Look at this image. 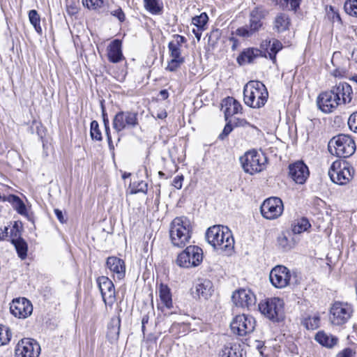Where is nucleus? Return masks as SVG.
I'll return each mask as SVG.
<instances>
[{
	"label": "nucleus",
	"mask_w": 357,
	"mask_h": 357,
	"mask_svg": "<svg viewBox=\"0 0 357 357\" xmlns=\"http://www.w3.org/2000/svg\"><path fill=\"white\" fill-rule=\"evenodd\" d=\"M208 243L215 249L230 252L234 248V239L227 227L214 225L206 233Z\"/></svg>",
	"instance_id": "nucleus-1"
},
{
	"label": "nucleus",
	"mask_w": 357,
	"mask_h": 357,
	"mask_svg": "<svg viewBox=\"0 0 357 357\" xmlns=\"http://www.w3.org/2000/svg\"><path fill=\"white\" fill-rule=\"evenodd\" d=\"M192 226L188 218H175L170 224L169 236L174 246L183 248L190 242Z\"/></svg>",
	"instance_id": "nucleus-2"
},
{
	"label": "nucleus",
	"mask_w": 357,
	"mask_h": 357,
	"mask_svg": "<svg viewBox=\"0 0 357 357\" xmlns=\"http://www.w3.org/2000/svg\"><path fill=\"white\" fill-rule=\"evenodd\" d=\"M268 93L265 85L259 82H248L243 89V100L245 105L252 108H260L266 104Z\"/></svg>",
	"instance_id": "nucleus-3"
},
{
	"label": "nucleus",
	"mask_w": 357,
	"mask_h": 357,
	"mask_svg": "<svg viewBox=\"0 0 357 357\" xmlns=\"http://www.w3.org/2000/svg\"><path fill=\"white\" fill-rule=\"evenodd\" d=\"M329 152L338 158H348L356 151V144L351 136L340 134L333 137L328 142Z\"/></svg>",
	"instance_id": "nucleus-4"
},
{
	"label": "nucleus",
	"mask_w": 357,
	"mask_h": 357,
	"mask_svg": "<svg viewBox=\"0 0 357 357\" xmlns=\"http://www.w3.org/2000/svg\"><path fill=\"white\" fill-rule=\"evenodd\" d=\"M239 160L244 172L250 175L262 172L267 164L266 156L255 150L246 151Z\"/></svg>",
	"instance_id": "nucleus-5"
},
{
	"label": "nucleus",
	"mask_w": 357,
	"mask_h": 357,
	"mask_svg": "<svg viewBox=\"0 0 357 357\" xmlns=\"http://www.w3.org/2000/svg\"><path fill=\"white\" fill-rule=\"evenodd\" d=\"M259 310L273 322H280L284 319V301L279 298H269L260 302Z\"/></svg>",
	"instance_id": "nucleus-6"
},
{
	"label": "nucleus",
	"mask_w": 357,
	"mask_h": 357,
	"mask_svg": "<svg viewBox=\"0 0 357 357\" xmlns=\"http://www.w3.org/2000/svg\"><path fill=\"white\" fill-rule=\"evenodd\" d=\"M353 172V169L347 162L335 160L328 170V176L333 183L342 185L351 181Z\"/></svg>",
	"instance_id": "nucleus-7"
},
{
	"label": "nucleus",
	"mask_w": 357,
	"mask_h": 357,
	"mask_svg": "<svg viewBox=\"0 0 357 357\" xmlns=\"http://www.w3.org/2000/svg\"><path fill=\"white\" fill-rule=\"evenodd\" d=\"M138 124L137 113L130 111L119 112L112 121L113 128L118 135L124 130L135 128Z\"/></svg>",
	"instance_id": "nucleus-8"
},
{
	"label": "nucleus",
	"mask_w": 357,
	"mask_h": 357,
	"mask_svg": "<svg viewBox=\"0 0 357 357\" xmlns=\"http://www.w3.org/2000/svg\"><path fill=\"white\" fill-rule=\"evenodd\" d=\"M255 324L254 317L243 314L234 318L230 324V327L234 333L239 336H244L254 331Z\"/></svg>",
	"instance_id": "nucleus-9"
},
{
	"label": "nucleus",
	"mask_w": 357,
	"mask_h": 357,
	"mask_svg": "<svg viewBox=\"0 0 357 357\" xmlns=\"http://www.w3.org/2000/svg\"><path fill=\"white\" fill-rule=\"evenodd\" d=\"M353 310L347 303L335 302L330 310V319L335 325H342L346 323L351 317Z\"/></svg>",
	"instance_id": "nucleus-10"
},
{
	"label": "nucleus",
	"mask_w": 357,
	"mask_h": 357,
	"mask_svg": "<svg viewBox=\"0 0 357 357\" xmlns=\"http://www.w3.org/2000/svg\"><path fill=\"white\" fill-rule=\"evenodd\" d=\"M261 215L268 220H274L280 217L284 210L283 203L278 197L266 199L260 208Z\"/></svg>",
	"instance_id": "nucleus-11"
},
{
	"label": "nucleus",
	"mask_w": 357,
	"mask_h": 357,
	"mask_svg": "<svg viewBox=\"0 0 357 357\" xmlns=\"http://www.w3.org/2000/svg\"><path fill=\"white\" fill-rule=\"evenodd\" d=\"M40 353V347L33 339H22L18 342L15 349V357H38Z\"/></svg>",
	"instance_id": "nucleus-12"
},
{
	"label": "nucleus",
	"mask_w": 357,
	"mask_h": 357,
	"mask_svg": "<svg viewBox=\"0 0 357 357\" xmlns=\"http://www.w3.org/2000/svg\"><path fill=\"white\" fill-rule=\"evenodd\" d=\"M318 107L324 113L328 114L334 112L339 105H341L340 99L337 98L334 91L331 89L321 93L317 99Z\"/></svg>",
	"instance_id": "nucleus-13"
},
{
	"label": "nucleus",
	"mask_w": 357,
	"mask_h": 357,
	"mask_svg": "<svg viewBox=\"0 0 357 357\" xmlns=\"http://www.w3.org/2000/svg\"><path fill=\"white\" fill-rule=\"evenodd\" d=\"M291 274L289 270L284 266H276L269 275L271 284L276 288L282 289L289 284Z\"/></svg>",
	"instance_id": "nucleus-14"
},
{
	"label": "nucleus",
	"mask_w": 357,
	"mask_h": 357,
	"mask_svg": "<svg viewBox=\"0 0 357 357\" xmlns=\"http://www.w3.org/2000/svg\"><path fill=\"white\" fill-rule=\"evenodd\" d=\"M97 283L105 305L112 306L116 301L115 288L113 282L106 276H100Z\"/></svg>",
	"instance_id": "nucleus-15"
},
{
	"label": "nucleus",
	"mask_w": 357,
	"mask_h": 357,
	"mask_svg": "<svg viewBox=\"0 0 357 357\" xmlns=\"http://www.w3.org/2000/svg\"><path fill=\"white\" fill-rule=\"evenodd\" d=\"M231 299L237 307L250 308L255 305L256 297L252 291L248 289H240L234 291Z\"/></svg>",
	"instance_id": "nucleus-16"
},
{
	"label": "nucleus",
	"mask_w": 357,
	"mask_h": 357,
	"mask_svg": "<svg viewBox=\"0 0 357 357\" xmlns=\"http://www.w3.org/2000/svg\"><path fill=\"white\" fill-rule=\"evenodd\" d=\"M10 312L16 317L26 318L31 314L33 306L25 298L13 299L10 307Z\"/></svg>",
	"instance_id": "nucleus-17"
},
{
	"label": "nucleus",
	"mask_w": 357,
	"mask_h": 357,
	"mask_svg": "<svg viewBox=\"0 0 357 357\" xmlns=\"http://www.w3.org/2000/svg\"><path fill=\"white\" fill-rule=\"evenodd\" d=\"M289 176L295 183L303 184L309 176V169L302 161H297L289 165Z\"/></svg>",
	"instance_id": "nucleus-18"
},
{
	"label": "nucleus",
	"mask_w": 357,
	"mask_h": 357,
	"mask_svg": "<svg viewBox=\"0 0 357 357\" xmlns=\"http://www.w3.org/2000/svg\"><path fill=\"white\" fill-rule=\"evenodd\" d=\"M337 98L340 99L342 105L350 104L353 99V89L350 84L344 82H340L331 88Z\"/></svg>",
	"instance_id": "nucleus-19"
},
{
	"label": "nucleus",
	"mask_w": 357,
	"mask_h": 357,
	"mask_svg": "<svg viewBox=\"0 0 357 357\" xmlns=\"http://www.w3.org/2000/svg\"><path fill=\"white\" fill-rule=\"evenodd\" d=\"M106 266L112 273L114 280H121L126 275V265L123 259L116 257H109L106 260Z\"/></svg>",
	"instance_id": "nucleus-20"
},
{
	"label": "nucleus",
	"mask_w": 357,
	"mask_h": 357,
	"mask_svg": "<svg viewBox=\"0 0 357 357\" xmlns=\"http://www.w3.org/2000/svg\"><path fill=\"white\" fill-rule=\"evenodd\" d=\"M213 291V284L209 280L199 279L192 290V294L195 298L208 299L212 295Z\"/></svg>",
	"instance_id": "nucleus-21"
},
{
	"label": "nucleus",
	"mask_w": 357,
	"mask_h": 357,
	"mask_svg": "<svg viewBox=\"0 0 357 357\" xmlns=\"http://www.w3.org/2000/svg\"><path fill=\"white\" fill-rule=\"evenodd\" d=\"M195 249L198 250L195 245L188 246L182 252H181L176 260V264L182 268L193 267L189 260V256L192 255L197 261L199 259V253L195 252Z\"/></svg>",
	"instance_id": "nucleus-22"
},
{
	"label": "nucleus",
	"mask_w": 357,
	"mask_h": 357,
	"mask_svg": "<svg viewBox=\"0 0 357 357\" xmlns=\"http://www.w3.org/2000/svg\"><path fill=\"white\" fill-rule=\"evenodd\" d=\"M268 15V11L262 7H255L250 13V27L252 31H258L262 26L261 20Z\"/></svg>",
	"instance_id": "nucleus-23"
},
{
	"label": "nucleus",
	"mask_w": 357,
	"mask_h": 357,
	"mask_svg": "<svg viewBox=\"0 0 357 357\" xmlns=\"http://www.w3.org/2000/svg\"><path fill=\"white\" fill-rule=\"evenodd\" d=\"M174 40L168 44L169 55L172 59H184L181 56V45L186 42L184 36L176 34L174 36Z\"/></svg>",
	"instance_id": "nucleus-24"
},
{
	"label": "nucleus",
	"mask_w": 357,
	"mask_h": 357,
	"mask_svg": "<svg viewBox=\"0 0 357 357\" xmlns=\"http://www.w3.org/2000/svg\"><path fill=\"white\" fill-rule=\"evenodd\" d=\"M291 20L289 15L284 13L276 15L273 21V29L277 33H282L289 29Z\"/></svg>",
	"instance_id": "nucleus-25"
},
{
	"label": "nucleus",
	"mask_w": 357,
	"mask_h": 357,
	"mask_svg": "<svg viewBox=\"0 0 357 357\" xmlns=\"http://www.w3.org/2000/svg\"><path fill=\"white\" fill-rule=\"evenodd\" d=\"M107 50V56L110 62L115 63L123 59L121 40L118 39L113 40L108 46Z\"/></svg>",
	"instance_id": "nucleus-26"
},
{
	"label": "nucleus",
	"mask_w": 357,
	"mask_h": 357,
	"mask_svg": "<svg viewBox=\"0 0 357 357\" xmlns=\"http://www.w3.org/2000/svg\"><path fill=\"white\" fill-rule=\"evenodd\" d=\"M224 111L225 121H228V118L239 113L242 109V106L236 99L233 97H227L223 100Z\"/></svg>",
	"instance_id": "nucleus-27"
},
{
	"label": "nucleus",
	"mask_w": 357,
	"mask_h": 357,
	"mask_svg": "<svg viewBox=\"0 0 357 357\" xmlns=\"http://www.w3.org/2000/svg\"><path fill=\"white\" fill-rule=\"evenodd\" d=\"M5 202L10 203L13 208L16 210L19 214L26 217L28 216L26 207L23 201L18 196L15 195L6 196Z\"/></svg>",
	"instance_id": "nucleus-28"
},
{
	"label": "nucleus",
	"mask_w": 357,
	"mask_h": 357,
	"mask_svg": "<svg viewBox=\"0 0 357 357\" xmlns=\"http://www.w3.org/2000/svg\"><path fill=\"white\" fill-rule=\"evenodd\" d=\"M315 340L320 344L328 348L333 347L338 342V339L336 337L326 334L324 331H319L316 334Z\"/></svg>",
	"instance_id": "nucleus-29"
},
{
	"label": "nucleus",
	"mask_w": 357,
	"mask_h": 357,
	"mask_svg": "<svg viewBox=\"0 0 357 357\" xmlns=\"http://www.w3.org/2000/svg\"><path fill=\"white\" fill-rule=\"evenodd\" d=\"M158 291L161 302L167 308H172L173 304L171 289H169V287L167 284L160 283Z\"/></svg>",
	"instance_id": "nucleus-30"
},
{
	"label": "nucleus",
	"mask_w": 357,
	"mask_h": 357,
	"mask_svg": "<svg viewBox=\"0 0 357 357\" xmlns=\"http://www.w3.org/2000/svg\"><path fill=\"white\" fill-rule=\"evenodd\" d=\"M120 326L121 319L119 317L111 319L110 323L108 325L107 336L112 341L118 340L120 333Z\"/></svg>",
	"instance_id": "nucleus-31"
},
{
	"label": "nucleus",
	"mask_w": 357,
	"mask_h": 357,
	"mask_svg": "<svg viewBox=\"0 0 357 357\" xmlns=\"http://www.w3.org/2000/svg\"><path fill=\"white\" fill-rule=\"evenodd\" d=\"M261 51L258 49H248L243 51L237 58L239 64L242 65L245 63H252L257 56L260 55Z\"/></svg>",
	"instance_id": "nucleus-32"
},
{
	"label": "nucleus",
	"mask_w": 357,
	"mask_h": 357,
	"mask_svg": "<svg viewBox=\"0 0 357 357\" xmlns=\"http://www.w3.org/2000/svg\"><path fill=\"white\" fill-rule=\"evenodd\" d=\"M144 6L152 15H161L163 11L162 0H144Z\"/></svg>",
	"instance_id": "nucleus-33"
},
{
	"label": "nucleus",
	"mask_w": 357,
	"mask_h": 357,
	"mask_svg": "<svg viewBox=\"0 0 357 357\" xmlns=\"http://www.w3.org/2000/svg\"><path fill=\"white\" fill-rule=\"evenodd\" d=\"M12 243L14 245L19 257L24 259L27 256L28 246L24 239L19 237L17 238H13Z\"/></svg>",
	"instance_id": "nucleus-34"
},
{
	"label": "nucleus",
	"mask_w": 357,
	"mask_h": 357,
	"mask_svg": "<svg viewBox=\"0 0 357 357\" xmlns=\"http://www.w3.org/2000/svg\"><path fill=\"white\" fill-rule=\"evenodd\" d=\"M82 4L87 8L99 13L107 12L104 0H82Z\"/></svg>",
	"instance_id": "nucleus-35"
},
{
	"label": "nucleus",
	"mask_w": 357,
	"mask_h": 357,
	"mask_svg": "<svg viewBox=\"0 0 357 357\" xmlns=\"http://www.w3.org/2000/svg\"><path fill=\"white\" fill-rule=\"evenodd\" d=\"M29 20L36 31L41 35L42 28L40 26V17L36 10H31L28 13Z\"/></svg>",
	"instance_id": "nucleus-36"
},
{
	"label": "nucleus",
	"mask_w": 357,
	"mask_h": 357,
	"mask_svg": "<svg viewBox=\"0 0 357 357\" xmlns=\"http://www.w3.org/2000/svg\"><path fill=\"white\" fill-rule=\"evenodd\" d=\"M238 347L236 344L229 343L225 344L220 352V357H238Z\"/></svg>",
	"instance_id": "nucleus-37"
},
{
	"label": "nucleus",
	"mask_w": 357,
	"mask_h": 357,
	"mask_svg": "<svg viewBox=\"0 0 357 357\" xmlns=\"http://www.w3.org/2000/svg\"><path fill=\"white\" fill-rule=\"evenodd\" d=\"M309 227H310L309 221L306 218H302L292 225L291 230L294 234H298L306 231Z\"/></svg>",
	"instance_id": "nucleus-38"
},
{
	"label": "nucleus",
	"mask_w": 357,
	"mask_h": 357,
	"mask_svg": "<svg viewBox=\"0 0 357 357\" xmlns=\"http://www.w3.org/2000/svg\"><path fill=\"white\" fill-rule=\"evenodd\" d=\"M282 48V44L278 40H273V43L269 44V50H268V54L269 58L273 61V63H275L276 61V54Z\"/></svg>",
	"instance_id": "nucleus-39"
},
{
	"label": "nucleus",
	"mask_w": 357,
	"mask_h": 357,
	"mask_svg": "<svg viewBox=\"0 0 357 357\" xmlns=\"http://www.w3.org/2000/svg\"><path fill=\"white\" fill-rule=\"evenodd\" d=\"M130 194H137L138 192L146 193L148 190V184L144 181H134L130 185Z\"/></svg>",
	"instance_id": "nucleus-40"
},
{
	"label": "nucleus",
	"mask_w": 357,
	"mask_h": 357,
	"mask_svg": "<svg viewBox=\"0 0 357 357\" xmlns=\"http://www.w3.org/2000/svg\"><path fill=\"white\" fill-rule=\"evenodd\" d=\"M320 324V317L319 315H314L313 317H309L305 318L303 324L305 327L308 330H314L319 326Z\"/></svg>",
	"instance_id": "nucleus-41"
},
{
	"label": "nucleus",
	"mask_w": 357,
	"mask_h": 357,
	"mask_svg": "<svg viewBox=\"0 0 357 357\" xmlns=\"http://www.w3.org/2000/svg\"><path fill=\"white\" fill-rule=\"evenodd\" d=\"M12 333L9 328L0 326V346L6 345L10 341Z\"/></svg>",
	"instance_id": "nucleus-42"
},
{
	"label": "nucleus",
	"mask_w": 357,
	"mask_h": 357,
	"mask_svg": "<svg viewBox=\"0 0 357 357\" xmlns=\"http://www.w3.org/2000/svg\"><path fill=\"white\" fill-rule=\"evenodd\" d=\"M208 20V15L206 13H202L199 15H197L192 19V23L197 28H201L204 29V26L206 25Z\"/></svg>",
	"instance_id": "nucleus-43"
},
{
	"label": "nucleus",
	"mask_w": 357,
	"mask_h": 357,
	"mask_svg": "<svg viewBox=\"0 0 357 357\" xmlns=\"http://www.w3.org/2000/svg\"><path fill=\"white\" fill-rule=\"evenodd\" d=\"M344 8L347 14L357 17V0H347Z\"/></svg>",
	"instance_id": "nucleus-44"
},
{
	"label": "nucleus",
	"mask_w": 357,
	"mask_h": 357,
	"mask_svg": "<svg viewBox=\"0 0 357 357\" xmlns=\"http://www.w3.org/2000/svg\"><path fill=\"white\" fill-rule=\"evenodd\" d=\"M90 135L93 139L101 141L102 139L101 132L99 129L98 123L96 121L91 122Z\"/></svg>",
	"instance_id": "nucleus-45"
},
{
	"label": "nucleus",
	"mask_w": 357,
	"mask_h": 357,
	"mask_svg": "<svg viewBox=\"0 0 357 357\" xmlns=\"http://www.w3.org/2000/svg\"><path fill=\"white\" fill-rule=\"evenodd\" d=\"M185 61V59H171L168 62L166 70L170 72L176 71Z\"/></svg>",
	"instance_id": "nucleus-46"
},
{
	"label": "nucleus",
	"mask_w": 357,
	"mask_h": 357,
	"mask_svg": "<svg viewBox=\"0 0 357 357\" xmlns=\"http://www.w3.org/2000/svg\"><path fill=\"white\" fill-rule=\"evenodd\" d=\"M278 3L287 6L290 5L291 10H296L299 8L301 0H276Z\"/></svg>",
	"instance_id": "nucleus-47"
},
{
	"label": "nucleus",
	"mask_w": 357,
	"mask_h": 357,
	"mask_svg": "<svg viewBox=\"0 0 357 357\" xmlns=\"http://www.w3.org/2000/svg\"><path fill=\"white\" fill-rule=\"evenodd\" d=\"M348 126L349 129L357 133V112H353L349 117Z\"/></svg>",
	"instance_id": "nucleus-48"
},
{
	"label": "nucleus",
	"mask_w": 357,
	"mask_h": 357,
	"mask_svg": "<svg viewBox=\"0 0 357 357\" xmlns=\"http://www.w3.org/2000/svg\"><path fill=\"white\" fill-rule=\"evenodd\" d=\"M232 124L234 127H251L252 128L257 129L256 126L251 125L245 119L234 118Z\"/></svg>",
	"instance_id": "nucleus-49"
},
{
	"label": "nucleus",
	"mask_w": 357,
	"mask_h": 357,
	"mask_svg": "<svg viewBox=\"0 0 357 357\" xmlns=\"http://www.w3.org/2000/svg\"><path fill=\"white\" fill-rule=\"evenodd\" d=\"M234 126L231 123V121H229L226 123L222 132L219 135L218 139L220 140H224L231 132Z\"/></svg>",
	"instance_id": "nucleus-50"
},
{
	"label": "nucleus",
	"mask_w": 357,
	"mask_h": 357,
	"mask_svg": "<svg viewBox=\"0 0 357 357\" xmlns=\"http://www.w3.org/2000/svg\"><path fill=\"white\" fill-rule=\"evenodd\" d=\"M278 242L279 245L286 250L291 249L292 246L288 238L284 234H282L278 238Z\"/></svg>",
	"instance_id": "nucleus-51"
},
{
	"label": "nucleus",
	"mask_w": 357,
	"mask_h": 357,
	"mask_svg": "<svg viewBox=\"0 0 357 357\" xmlns=\"http://www.w3.org/2000/svg\"><path fill=\"white\" fill-rule=\"evenodd\" d=\"M195 248L198 250H196L195 249V252H196V253L198 252L199 255L198 261L192 255H190L189 256V260H190V263H191V264L192 265L193 267H195V266H197L198 265H199L200 263L202 261V258H203L202 250L200 248H199L198 246H196V245H195Z\"/></svg>",
	"instance_id": "nucleus-52"
},
{
	"label": "nucleus",
	"mask_w": 357,
	"mask_h": 357,
	"mask_svg": "<svg viewBox=\"0 0 357 357\" xmlns=\"http://www.w3.org/2000/svg\"><path fill=\"white\" fill-rule=\"evenodd\" d=\"M66 9L69 15H73L78 13V8L73 0H66Z\"/></svg>",
	"instance_id": "nucleus-53"
},
{
	"label": "nucleus",
	"mask_w": 357,
	"mask_h": 357,
	"mask_svg": "<svg viewBox=\"0 0 357 357\" xmlns=\"http://www.w3.org/2000/svg\"><path fill=\"white\" fill-rule=\"evenodd\" d=\"M255 31H252V29H248L246 27H241L238 28L236 33L238 36H242V37H249L251 35H252Z\"/></svg>",
	"instance_id": "nucleus-54"
},
{
	"label": "nucleus",
	"mask_w": 357,
	"mask_h": 357,
	"mask_svg": "<svg viewBox=\"0 0 357 357\" xmlns=\"http://www.w3.org/2000/svg\"><path fill=\"white\" fill-rule=\"evenodd\" d=\"M110 14L116 17L121 22H123L126 20V15L123 10L119 7L117 9L110 12Z\"/></svg>",
	"instance_id": "nucleus-55"
},
{
	"label": "nucleus",
	"mask_w": 357,
	"mask_h": 357,
	"mask_svg": "<svg viewBox=\"0 0 357 357\" xmlns=\"http://www.w3.org/2000/svg\"><path fill=\"white\" fill-rule=\"evenodd\" d=\"M347 74V70L344 67H338L334 69L332 75L335 77H344Z\"/></svg>",
	"instance_id": "nucleus-56"
},
{
	"label": "nucleus",
	"mask_w": 357,
	"mask_h": 357,
	"mask_svg": "<svg viewBox=\"0 0 357 357\" xmlns=\"http://www.w3.org/2000/svg\"><path fill=\"white\" fill-rule=\"evenodd\" d=\"M354 354V353L351 349L346 348L342 351L339 352L336 357H352Z\"/></svg>",
	"instance_id": "nucleus-57"
},
{
	"label": "nucleus",
	"mask_w": 357,
	"mask_h": 357,
	"mask_svg": "<svg viewBox=\"0 0 357 357\" xmlns=\"http://www.w3.org/2000/svg\"><path fill=\"white\" fill-rule=\"evenodd\" d=\"M183 180V176H176L173 180V185L177 189H181L182 188Z\"/></svg>",
	"instance_id": "nucleus-58"
},
{
	"label": "nucleus",
	"mask_w": 357,
	"mask_h": 357,
	"mask_svg": "<svg viewBox=\"0 0 357 357\" xmlns=\"http://www.w3.org/2000/svg\"><path fill=\"white\" fill-rule=\"evenodd\" d=\"M54 213L60 222H61V223L65 222L64 217H63V213L61 210H59L58 208L54 209Z\"/></svg>",
	"instance_id": "nucleus-59"
},
{
	"label": "nucleus",
	"mask_w": 357,
	"mask_h": 357,
	"mask_svg": "<svg viewBox=\"0 0 357 357\" xmlns=\"http://www.w3.org/2000/svg\"><path fill=\"white\" fill-rule=\"evenodd\" d=\"M102 121H103L104 126L107 127V126L109 125V119H108V116H107V114L105 109H103V114H102Z\"/></svg>",
	"instance_id": "nucleus-60"
},
{
	"label": "nucleus",
	"mask_w": 357,
	"mask_h": 357,
	"mask_svg": "<svg viewBox=\"0 0 357 357\" xmlns=\"http://www.w3.org/2000/svg\"><path fill=\"white\" fill-rule=\"evenodd\" d=\"M203 29L201 28H197V29H193L192 32L195 34L196 38L199 40L202 36V31H203Z\"/></svg>",
	"instance_id": "nucleus-61"
},
{
	"label": "nucleus",
	"mask_w": 357,
	"mask_h": 357,
	"mask_svg": "<svg viewBox=\"0 0 357 357\" xmlns=\"http://www.w3.org/2000/svg\"><path fill=\"white\" fill-rule=\"evenodd\" d=\"M160 96L163 100H166L169 97V93L166 89L160 91Z\"/></svg>",
	"instance_id": "nucleus-62"
},
{
	"label": "nucleus",
	"mask_w": 357,
	"mask_h": 357,
	"mask_svg": "<svg viewBox=\"0 0 357 357\" xmlns=\"http://www.w3.org/2000/svg\"><path fill=\"white\" fill-rule=\"evenodd\" d=\"M148 321H149V317L148 316H144L143 318H142V331H144V328H145V324L146 323H148Z\"/></svg>",
	"instance_id": "nucleus-63"
},
{
	"label": "nucleus",
	"mask_w": 357,
	"mask_h": 357,
	"mask_svg": "<svg viewBox=\"0 0 357 357\" xmlns=\"http://www.w3.org/2000/svg\"><path fill=\"white\" fill-rule=\"evenodd\" d=\"M107 142H108V145H109V149L110 150H114V146L113 144V142H112V137L107 138Z\"/></svg>",
	"instance_id": "nucleus-64"
}]
</instances>
